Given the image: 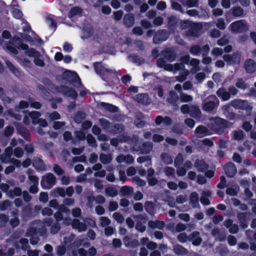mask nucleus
Listing matches in <instances>:
<instances>
[{
  "instance_id": "1",
  "label": "nucleus",
  "mask_w": 256,
  "mask_h": 256,
  "mask_svg": "<svg viewBox=\"0 0 256 256\" xmlns=\"http://www.w3.org/2000/svg\"><path fill=\"white\" fill-rule=\"evenodd\" d=\"M13 42L16 44V46L18 48L28 50L26 52V54L29 56H33L34 58V62L36 65L40 66H44V62L42 59L40 58V54L38 52L33 48L28 50V46L27 45L23 44H20V40L18 38H14Z\"/></svg>"
},
{
  "instance_id": "2",
  "label": "nucleus",
  "mask_w": 256,
  "mask_h": 256,
  "mask_svg": "<svg viewBox=\"0 0 256 256\" xmlns=\"http://www.w3.org/2000/svg\"><path fill=\"white\" fill-rule=\"evenodd\" d=\"M39 230V228L32 226L28 229L26 233V236L30 238V243L32 245L36 244L39 241V238L37 236H35L38 233H39L40 236H42L46 232V228H44L41 232Z\"/></svg>"
},
{
  "instance_id": "3",
  "label": "nucleus",
  "mask_w": 256,
  "mask_h": 256,
  "mask_svg": "<svg viewBox=\"0 0 256 256\" xmlns=\"http://www.w3.org/2000/svg\"><path fill=\"white\" fill-rule=\"evenodd\" d=\"M157 65L158 67L164 68L165 70L176 73L178 70L182 69L184 67L182 64H166L162 58H159L157 62Z\"/></svg>"
},
{
  "instance_id": "4",
  "label": "nucleus",
  "mask_w": 256,
  "mask_h": 256,
  "mask_svg": "<svg viewBox=\"0 0 256 256\" xmlns=\"http://www.w3.org/2000/svg\"><path fill=\"white\" fill-rule=\"evenodd\" d=\"M56 182L54 176L52 174L48 173L42 176L40 184L44 189H50L56 184Z\"/></svg>"
},
{
  "instance_id": "5",
  "label": "nucleus",
  "mask_w": 256,
  "mask_h": 256,
  "mask_svg": "<svg viewBox=\"0 0 256 256\" xmlns=\"http://www.w3.org/2000/svg\"><path fill=\"white\" fill-rule=\"evenodd\" d=\"M210 120L209 126L210 128L216 132L226 126V121L219 118H210Z\"/></svg>"
},
{
  "instance_id": "6",
  "label": "nucleus",
  "mask_w": 256,
  "mask_h": 256,
  "mask_svg": "<svg viewBox=\"0 0 256 256\" xmlns=\"http://www.w3.org/2000/svg\"><path fill=\"white\" fill-rule=\"evenodd\" d=\"M96 72L102 76H108L114 73V70L110 69L108 66L102 62L94 64Z\"/></svg>"
},
{
  "instance_id": "7",
  "label": "nucleus",
  "mask_w": 256,
  "mask_h": 256,
  "mask_svg": "<svg viewBox=\"0 0 256 256\" xmlns=\"http://www.w3.org/2000/svg\"><path fill=\"white\" fill-rule=\"evenodd\" d=\"M229 29L234 32H242L248 30V26L244 20H239L232 23Z\"/></svg>"
},
{
  "instance_id": "8",
  "label": "nucleus",
  "mask_w": 256,
  "mask_h": 256,
  "mask_svg": "<svg viewBox=\"0 0 256 256\" xmlns=\"http://www.w3.org/2000/svg\"><path fill=\"white\" fill-rule=\"evenodd\" d=\"M153 148V144L151 142H144L140 148H138L136 144L133 146V150L136 152H140L142 154H149Z\"/></svg>"
},
{
  "instance_id": "9",
  "label": "nucleus",
  "mask_w": 256,
  "mask_h": 256,
  "mask_svg": "<svg viewBox=\"0 0 256 256\" xmlns=\"http://www.w3.org/2000/svg\"><path fill=\"white\" fill-rule=\"evenodd\" d=\"M64 76L66 77L70 82L74 83V86L75 87L78 88L81 85L80 78L76 73L66 71L64 73Z\"/></svg>"
},
{
  "instance_id": "10",
  "label": "nucleus",
  "mask_w": 256,
  "mask_h": 256,
  "mask_svg": "<svg viewBox=\"0 0 256 256\" xmlns=\"http://www.w3.org/2000/svg\"><path fill=\"white\" fill-rule=\"evenodd\" d=\"M232 106L236 109L246 110H250L252 107L248 105L246 100H234L231 102Z\"/></svg>"
},
{
  "instance_id": "11",
  "label": "nucleus",
  "mask_w": 256,
  "mask_h": 256,
  "mask_svg": "<svg viewBox=\"0 0 256 256\" xmlns=\"http://www.w3.org/2000/svg\"><path fill=\"white\" fill-rule=\"evenodd\" d=\"M168 34L164 30L158 31L154 38V42L156 44H158L166 40L168 37Z\"/></svg>"
},
{
  "instance_id": "12",
  "label": "nucleus",
  "mask_w": 256,
  "mask_h": 256,
  "mask_svg": "<svg viewBox=\"0 0 256 256\" xmlns=\"http://www.w3.org/2000/svg\"><path fill=\"white\" fill-rule=\"evenodd\" d=\"M200 234L198 231H194L190 235L189 241L192 242L194 246H199L202 242V238L200 236Z\"/></svg>"
},
{
  "instance_id": "13",
  "label": "nucleus",
  "mask_w": 256,
  "mask_h": 256,
  "mask_svg": "<svg viewBox=\"0 0 256 256\" xmlns=\"http://www.w3.org/2000/svg\"><path fill=\"white\" fill-rule=\"evenodd\" d=\"M116 160L118 163L126 162L127 164H132L134 162V158L130 154H121L116 157Z\"/></svg>"
},
{
  "instance_id": "14",
  "label": "nucleus",
  "mask_w": 256,
  "mask_h": 256,
  "mask_svg": "<svg viewBox=\"0 0 256 256\" xmlns=\"http://www.w3.org/2000/svg\"><path fill=\"white\" fill-rule=\"evenodd\" d=\"M12 154V149L11 147L6 148L4 153L1 156V160L4 163H8L12 160L10 156Z\"/></svg>"
},
{
  "instance_id": "15",
  "label": "nucleus",
  "mask_w": 256,
  "mask_h": 256,
  "mask_svg": "<svg viewBox=\"0 0 256 256\" xmlns=\"http://www.w3.org/2000/svg\"><path fill=\"white\" fill-rule=\"evenodd\" d=\"M244 68L249 73H252L256 70V63L252 60H248L244 63Z\"/></svg>"
},
{
  "instance_id": "16",
  "label": "nucleus",
  "mask_w": 256,
  "mask_h": 256,
  "mask_svg": "<svg viewBox=\"0 0 256 256\" xmlns=\"http://www.w3.org/2000/svg\"><path fill=\"white\" fill-rule=\"evenodd\" d=\"M60 90L66 96L72 97L73 98H76L78 96V94L75 90L66 86H62Z\"/></svg>"
},
{
  "instance_id": "17",
  "label": "nucleus",
  "mask_w": 256,
  "mask_h": 256,
  "mask_svg": "<svg viewBox=\"0 0 256 256\" xmlns=\"http://www.w3.org/2000/svg\"><path fill=\"white\" fill-rule=\"evenodd\" d=\"M135 100L138 102L142 104H148L150 103V100L148 94H140L136 96Z\"/></svg>"
},
{
  "instance_id": "18",
  "label": "nucleus",
  "mask_w": 256,
  "mask_h": 256,
  "mask_svg": "<svg viewBox=\"0 0 256 256\" xmlns=\"http://www.w3.org/2000/svg\"><path fill=\"white\" fill-rule=\"evenodd\" d=\"M32 164L34 167L38 170L43 171L47 170L46 165L44 163L43 161L39 158H34Z\"/></svg>"
},
{
  "instance_id": "19",
  "label": "nucleus",
  "mask_w": 256,
  "mask_h": 256,
  "mask_svg": "<svg viewBox=\"0 0 256 256\" xmlns=\"http://www.w3.org/2000/svg\"><path fill=\"white\" fill-rule=\"evenodd\" d=\"M224 170L226 175L229 177H232L236 172V168L232 163L226 164Z\"/></svg>"
},
{
  "instance_id": "20",
  "label": "nucleus",
  "mask_w": 256,
  "mask_h": 256,
  "mask_svg": "<svg viewBox=\"0 0 256 256\" xmlns=\"http://www.w3.org/2000/svg\"><path fill=\"white\" fill-rule=\"evenodd\" d=\"M124 22L126 27H132L134 24V16L132 14H128L124 16Z\"/></svg>"
},
{
  "instance_id": "21",
  "label": "nucleus",
  "mask_w": 256,
  "mask_h": 256,
  "mask_svg": "<svg viewBox=\"0 0 256 256\" xmlns=\"http://www.w3.org/2000/svg\"><path fill=\"white\" fill-rule=\"evenodd\" d=\"M44 26L54 32L56 29V22L52 18L46 17L44 20Z\"/></svg>"
},
{
  "instance_id": "22",
  "label": "nucleus",
  "mask_w": 256,
  "mask_h": 256,
  "mask_svg": "<svg viewBox=\"0 0 256 256\" xmlns=\"http://www.w3.org/2000/svg\"><path fill=\"white\" fill-rule=\"evenodd\" d=\"M72 226L74 228L77 230L79 232H83L86 230V224L80 222L78 220L75 219L72 222Z\"/></svg>"
},
{
  "instance_id": "23",
  "label": "nucleus",
  "mask_w": 256,
  "mask_h": 256,
  "mask_svg": "<svg viewBox=\"0 0 256 256\" xmlns=\"http://www.w3.org/2000/svg\"><path fill=\"white\" fill-rule=\"evenodd\" d=\"M194 166L200 172H204L208 168V164L202 160H196L194 164Z\"/></svg>"
},
{
  "instance_id": "24",
  "label": "nucleus",
  "mask_w": 256,
  "mask_h": 256,
  "mask_svg": "<svg viewBox=\"0 0 256 256\" xmlns=\"http://www.w3.org/2000/svg\"><path fill=\"white\" fill-rule=\"evenodd\" d=\"M217 95L224 100H227L230 98V95L225 88H220L216 92Z\"/></svg>"
},
{
  "instance_id": "25",
  "label": "nucleus",
  "mask_w": 256,
  "mask_h": 256,
  "mask_svg": "<svg viewBox=\"0 0 256 256\" xmlns=\"http://www.w3.org/2000/svg\"><path fill=\"white\" fill-rule=\"evenodd\" d=\"M195 132L200 136H203L210 134V133L207 128L202 126H198L195 130Z\"/></svg>"
},
{
  "instance_id": "26",
  "label": "nucleus",
  "mask_w": 256,
  "mask_h": 256,
  "mask_svg": "<svg viewBox=\"0 0 256 256\" xmlns=\"http://www.w3.org/2000/svg\"><path fill=\"white\" fill-rule=\"evenodd\" d=\"M15 246L18 248L26 250L29 246L28 240L26 238H21L19 242L16 243Z\"/></svg>"
},
{
  "instance_id": "27",
  "label": "nucleus",
  "mask_w": 256,
  "mask_h": 256,
  "mask_svg": "<svg viewBox=\"0 0 256 256\" xmlns=\"http://www.w3.org/2000/svg\"><path fill=\"white\" fill-rule=\"evenodd\" d=\"M50 194L54 197L58 196L64 197L66 196L65 190L62 188H56L53 189L51 191Z\"/></svg>"
},
{
  "instance_id": "28",
  "label": "nucleus",
  "mask_w": 256,
  "mask_h": 256,
  "mask_svg": "<svg viewBox=\"0 0 256 256\" xmlns=\"http://www.w3.org/2000/svg\"><path fill=\"white\" fill-rule=\"evenodd\" d=\"M218 104V100L216 101V102L212 101H209L206 102L203 106V108L204 110L207 112L212 111L216 106Z\"/></svg>"
},
{
  "instance_id": "29",
  "label": "nucleus",
  "mask_w": 256,
  "mask_h": 256,
  "mask_svg": "<svg viewBox=\"0 0 256 256\" xmlns=\"http://www.w3.org/2000/svg\"><path fill=\"white\" fill-rule=\"evenodd\" d=\"M200 62L197 59L192 58L190 60V64L192 66V68L190 69V72L192 73H194L200 70L198 66Z\"/></svg>"
},
{
  "instance_id": "30",
  "label": "nucleus",
  "mask_w": 256,
  "mask_h": 256,
  "mask_svg": "<svg viewBox=\"0 0 256 256\" xmlns=\"http://www.w3.org/2000/svg\"><path fill=\"white\" fill-rule=\"evenodd\" d=\"M148 226L150 227L153 228H158L162 230L164 228V224L162 222L160 221H150L148 222Z\"/></svg>"
},
{
  "instance_id": "31",
  "label": "nucleus",
  "mask_w": 256,
  "mask_h": 256,
  "mask_svg": "<svg viewBox=\"0 0 256 256\" xmlns=\"http://www.w3.org/2000/svg\"><path fill=\"white\" fill-rule=\"evenodd\" d=\"M163 55L166 60L170 61L174 60L175 58L174 52L170 48L166 49L163 52Z\"/></svg>"
},
{
  "instance_id": "32",
  "label": "nucleus",
  "mask_w": 256,
  "mask_h": 256,
  "mask_svg": "<svg viewBox=\"0 0 256 256\" xmlns=\"http://www.w3.org/2000/svg\"><path fill=\"white\" fill-rule=\"evenodd\" d=\"M21 194L22 190L19 188H15L14 190H10L7 192L8 196L11 198H14L16 196H19Z\"/></svg>"
},
{
  "instance_id": "33",
  "label": "nucleus",
  "mask_w": 256,
  "mask_h": 256,
  "mask_svg": "<svg viewBox=\"0 0 256 256\" xmlns=\"http://www.w3.org/2000/svg\"><path fill=\"white\" fill-rule=\"evenodd\" d=\"M198 195L196 192L192 193L190 196V201L194 207H196L198 205Z\"/></svg>"
},
{
  "instance_id": "34",
  "label": "nucleus",
  "mask_w": 256,
  "mask_h": 256,
  "mask_svg": "<svg viewBox=\"0 0 256 256\" xmlns=\"http://www.w3.org/2000/svg\"><path fill=\"white\" fill-rule=\"evenodd\" d=\"M162 160L166 164H170L172 163L173 160L167 153H162L161 156Z\"/></svg>"
},
{
  "instance_id": "35",
  "label": "nucleus",
  "mask_w": 256,
  "mask_h": 256,
  "mask_svg": "<svg viewBox=\"0 0 256 256\" xmlns=\"http://www.w3.org/2000/svg\"><path fill=\"white\" fill-rule=\"evenodd\" d=\"M190 114L194 118H198L200 116V111L198 107L192 106Z\"/></svg>"
},
{
  "instance_id": "36",
  "label": "nucleus",
  "mask_w": 256,
  "mask_h": 256,
  "mask_svg": "<svg viewBox=\"0 0 256 256\" xmlns=\"http://www.w3.org/2000/svg\"><path fill=\"white\" fill-rule=\"evenodd\" d=\"M112 157L110 154L106 155L104 154H101L100 156V161L104 164H108L112 160Z\"/></svg>"
},
{
  "instance_id": "37",
  "label": "nucleus",
  "mask_w": 256,
  "mask_h": 256,
  "mask_svg": "<svg viewBox=\"0 0 256 256\" xmlns=\"http://www.w3.org/2000/svg\"><path fill=\"white\" fill-rule=\"evenodd\" d=\"M46 117L50 121H54L60 118V116L57 112H54L52 113H48Z\"/></svg>"
},
{
  "instance_id": "38",
  "label": "nucleus",
  "mask_w": 256,
  "mask_h": 256,
  "mask_svg": "<svg viewBox=\"0 0 256 256\" xmlns=\"http://www.w3.org/2000/svg\"><path fill=\"white\" fill-rule=\"evenodd\" d=\"M106 195L110 196H115L118 194L117 190L113 187H108L105 189Z\"/></svg>"
},
{
  "instance_id": "39",
  "label": "nucleus",
  "mask_w": 256,
  "mask_h": 256,
  "mask_svg": "<svg viewBox=\"0 0 256 256\" xmlns=\"http://www.w3.org/2000/svg\"><path fill=\"white\" fill-rule=\"evenodd\" d=\"M192 96L185 93L182 92L180 96V100L182 102H187L192 101Z\"/></svg>"
},
{
  "instance_id": "40",
  "label": "nucleus",
  "mask_w": 256,
  "mask_h": 256,
  "mask_svg": "<svg viewBox=\"0 0 256 256\" xmlns=\"http://www.w3.org/2000/svg\"><path fill=\"white\" fill-rule=\"evenodd\" d=\"M178 98V96L176 92L170 91L169 93V96L167 100L168 102L173 104L177 100Z\"/></svg>"
},
{
  "instance_id": "41",
  "label": "nucleus",
  "mask_w": 256,
  "mask_h": 256,
  "mask_svg": "<svg viewBox=\"0 0 256 256\" xmlns=\"http://www.w3.org/2000/svg\"><path fill=\"white\" fill-rule=\"evenodd\" d=\"M230 11L232 12L233 16L236 17L242 16L244 13L243 10L239 6L232 8L230 10Z\"/></svg>"
},
{
  "instance_id": "42",
  "label": "nucleus",
  "mask_w": 256,
  "mask_h": 256,
  "mask_svg": "<svg viewBox=\"0 0 256 256\" xmlns=\"http://www.w3.org/2000/svg\"><path fill=\"white\" fill-rule=\"evenodd\" d=\"M84 35L82 36V38H86L90 37L94 34L93 29L91 27H88L84 30Z\"/></svg>"
},
{
  "instance_id": "43",
  "label": "nucleus",
  "mask_w": 256,
  "mask_h": 256,
  "mask_svg": "<svg viewBox=\"0 0 256 256\" xmlns=\"http://www.w3.org/2000/svg\"><path fill=\"white\" fill-rule=\"evenodd\" d=\"M247 214L245 213L239 214L238 216V218L240 221L242 226L245 228L247 227V224H244L246 218Z\"/></svg>"
},
{
  "instance_id": "44",
  "label": "nucleus",
  "mask_w": 256,
  "mask_h": 256,
  "mask_svg": "<svg viewBox=\"0 0 256 256\" xmlns=\"http://www.w3.org/2000/svg\"><path fill=\"white\" fill-rule=\"evenodd\" d=\"M189 238L190 236H188L185 232H182L177 236V238L178 241L182 243H184L186 242L188 240H189Z\"/></svg>"
},
{
  "instance_id": "45",
  "label": "nucleus",
  "mask_w": 256,
  "mask_h": 256,
  "mask_svg": "<svg viewBox=\"0 0 256 256\" xmlns=\"http://www.w3.org/2000/svg\"><path fill=\"white\" fill-rule=\"evenodd\" d=\"M12 203L8 200H5L0 204V210L4 211L11 206Z\"/></svg>"
},
{
  "instance_id": "46",
  "label": "nucleus",
  "mask_w": 256,
  "mask_h": 256,
  "mask_svg": "<svg viewBox=\"0 0 256 256\" xmlns=\"http://www.w3.org/2000/svg\"><path fill=\"white\" fill-rule=\"evenodd\" d=\"M233 138L236 140H240L244 138V132L241 130H235L233 132Z\"/></svg>"
},
{
  "instance_id": "47",
  "label": "nucleus",
  "mask_w": 256,
  "mask_h": 256,
  "mask_svg": "<svg viewBox=\"0 0 256 256\" xmlns=\"http://www.w3.org/2000/svg\"><path fill=\"white\" fill-rule=\"evenodd\" d=\"M82 12V10L78 7H74L72 8L70 12L69 17H72L80 14Z\"/></svg>"
},
{
  "instance_id": "48",
  "label": "nucleus",
  "mask_w": 256,
  "mask_h": 256,
  "mask_svg": "<svg viewBox=\"0 0 256 256\" xmlns=\"http://www.w3.org/2000/svg\"><path fill=\"white\" fill-rule=\"evenodd\" d=\"M174 250L178 254H185L186 252V250L180 245L175 246L174 248Z\"/></svg>"
},
{
  "instance_id": "49",
  "label": "nucleus",
  "mask_w": 256,
  "mask_h": 256,
  "mask_svg": "<svg viewBox=\"0 0 256 256\" xmlns=\"http://www.w3.org/2000/svg\"><path fill=\"white\" fill-rule=\"evenodd\" d=\"M34 124H38L39 127L46 128L48 126V122L46 120L42 118H38V120H34Z\"/></svg>"
},
{
  "instance_id": "50",
  "label": "nucleus",
  "mask_w": 256,
  "mask_h": 256,
  "mask_svg": "<svg viewBox=\"0 0 256 256\" xmlns=\"http://www.w3.org/2000/svg\"><path fill=\"white\" fill-rule=\"evenodd\" d=\"M100 225L102 226H106L110 224V220L107 217L102 216L100 218Z\"/></svg>"
},
{
  "instance_id": "51",
  "label": "nucleus",
  "mask_w": 256,
  "mask_h": 256,
  "mask_svg": "<svg viewBox=\"0 0 256 256\" xmlns=\"http://www.w3.org/2000/svg\"><path fill=\"white\" fill-rule=\"evenodd\" d=\"M100 105L102 106H104L105 108L110 110L112 112H116L118 110V108L114 106L108 104H106L104 102H102Z\"/></svg>"
},
{
  "instance_id": "52",
  "label": "nucleus",
  "mask_w": 256,
  "mask_h": 256,
  "mask_svg": "<svg viewBox=\"0 0 256 256\" xmlns=\"http://www.w3.org/2000/svg\"><path fill=\"white\" fill-rule=\"evenodd\" d=\"M32 171L31 170H28V178L33 184H38V178L32 174Z\"/></svg>"
},
{
  "instance_id": "53",
  "label": "nucleus",
  "mask_w": 256,
  "mask_h": 256,
  "mask_svg": "<svg viewBox=\"0 0 256 256\" xmlns=\"http://www.w3.org/2000/svg\"><path fill=\"white\" fill-rule=\"evenodd\" d=\"M132 192V188L128 186H124L120 189V192L124 195L130 194Z\"/></svg>"
},
{
  "instance_id": "54",
  "label": "nucleus",
  "mask_w": 256,
  "mask_h": 256,
  "mask_svg": "<svg viewBox=\"0 0 256 256\" xmlns=\"http://www.w3.org/2000/svg\"><path fill=\"white\" fill-rule=\"evenodd\" d=\"M112 217L118 223H122L124 220V218L123 216L117 212L113 214Z\"/></svg>"
},
{
  "instance_id": "55",
  "label": "nucleus",
  "mask_w": 256,
  "mask_h": 256,
  "mask_svg": "<svg viewBox=\"0 0 256 256\" xmlns=\"http://www.w3.org/2000/svg\"><path fill=\"white\" fill-rule=\"evenodd\" d=\"M38 88L42 96L45 98H48V96L50 95V93L48 92L43 87V86L41 85H38Z\"/></svg>"
},
{
  "instance_id": "56",
  "label": "nucleus",
  "mask_w": 256,
  "mask_h": 256,
  "mask_svg": "<svg viewBox=\"0 0 256 256\" xmlns=\"http://www.w3.org/2000/svg\"><path fill=\"white\" fill-rule=\"evenodd\" d=\"M28 116L32 118V122L34 124V120H38L40 116V114L38 111H33L28 114Z\"/></svg>"
},
{
  "instance_id": "57",
  "label": "nucleus",
  "mask_w": 256,
  "mask_h": 256,
  "mask_svg": "<svg viewBox=\"0 0 256 256\" xmlns=\"http://www.w3.org/2000/svg\"><path fill=\"white\" fill-rule=\"evenodd\" d=\"M240 62V55L238 53H234L232 56V64H238Z\"/></svg>"
},
{
  "instance_id": "58",
  "label": "nucleus",
  "mask_w": 256,
  "mask_h": 256,
  "mask_svg": "<svg viewBox=\"0 0 256 256\" xmlns=\"http://www.w3.org/2000/svg\"><path fill=\"white\" fill-rule=\"evenodd\" d=\"M86 140L91 146L95 147L96 146V140L91 134L86 136Z\"/></svg>"
},
{
  "instance_id": "59",
  "label": "nucleus",
  "mask_w": 256,
  "mask_h": 256,
  "mask_svg": "<svg viewBox=\"0 0 256 256\" xmlns=\"http://www.w3.org/2000/svg\"><path fill=\"white\" fill-rule=\"evenodd\" d=\"M86 117V114L83 112H79L74 117L75 121L79 123Z\"/></svg>"
},
{
  "instance_id": "60",
  "label": "nucleus",
  "mask_w": 256,
  "mask_h": 256,
  "mask_svg": "<svg viewBox=\"0 0 256 256\" xmlns=\"http://www.w3.org/2000/svg\"><path fill=\"white\" fill-rule=\"evenodd\" d=\"M186 227L184 224L182 223H179L176 224L173 232H183L186 230Z\"/></svg>"
},
{
  "instance_id": "61",
  "label": "nucleus",
  "mask_w": 256,
  "mask_h": 256,
  "mask_svg": "<svg viewBox=\"0 0 256 256\" xmlns=\"http://www.w3.org/2000/svg\"><path fill=\"white\" fill-rule=\"evenodd\" d=\"M8 221V216L4 214H0V226H4Z\"/></svg>"
},
{
  "instance_id": "62",
  "label": "nucleus",
  "mask_w": 256,
  "mask_h": 256,
  "mask_svg": "<svg viewBox=\"0 0 256 256\" xmlns=\"http://www.w3.org/2000/svg\"><path fill=\"white\" fill-rule=\"evenodd\" d=\"M206 78V74L204 72H198L195 76V78L198 82H202Z\"/></svg>"
},
{
  "instance_id": "63",
  "label": "nucleus",
  "mask_w": 256,
  "mask_h": 256,
  "mask_svg": "<svg viewBox=\"0 0 256 256\" xmlns=\"http://www.w3.org/2000/svg\"><path fill=\"white\" fill-rule=\"evenodd\" d=\"M6 64L9 68L10 70L12 71L14 74L18 75V72L17 70V69L15 67V66L10 62L8 60L6 61Z\"/></svg>"
},
{
  "instance_id": "64",
  "label": "nucleus",
  "mask_w": 256,
  "mask_h": 256,
  "mask_svg": "<svg viewBox=\"0 0 256 256\" xmlns=\"http://www.w3.org/2000/svg\"><path fill=\"white\" fill-rule=\"evenodd\" d=\"M216 26L220 30H224L226 28V24L223 18H218L217 20Z\"/></svg>"
}]
</instances>
